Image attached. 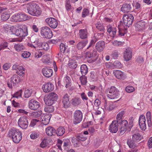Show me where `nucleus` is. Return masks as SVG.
Instances as JSON below:
<instances>
[{
	"mask_svg": "<svg viewBox=\"0 0 152 152\" xmlns=\"http://www.w3.org/2000/svg\"><path fill=\"white\" fill-rule=\"evenodd\" d=\"M8 134L10 137H12L13 141L15 143H19L22 138L21 132L14 128L9 130Z\"/></svg>",
	"mask_w": 152,
	"mask_h": 152,
	"instance_id": "obj_1",
	"label": "nucleus"
},
{
	"mask_svg": "<svg viewBox=\"0 0 152 152\" xmlns=\"http://www.w3.org/2000/svg\"><path fill=\"white\" fill-rule=\"evenodd\" d=\"M120 92L115 87L112 86L108 89L107 96L110 99H115L120 96Z\"/></svg>",
	"mask_w": 152,
	"mask_h": 152,
	"instance_id": "obj_2",
	"label": "nucleus"
},
{
	"mask_svg": "<svg viewBox=\"0 0 152 152\" xmlns=\"http://www.w3.org/2000/svg\"><path fill=\"white\" fill-rule=\"evenodd\" d=\"M28 13L34 16H39L41 14V8L36 4L31 5L27 9Z\"/></svg>",
	"mask_w": 152,
	"mask_h": 152,
	"instance_id": "obj_3",
	"label": "nucleus"
},
{
	"mask_svg": "<svg viewBox=\"0 0 152 152\" xmlns=\"http://www.w3.org/2000/svg\"><path fill=\"white\" fill-rule=\"evenodd\" d=\"M28 19L26 15L22 12L15 14L11 18V21L14 22L25 21Z\"/></svg>",
	"mask_w": 152,
	"mask_h": 152,
	"instance_id": "obj_4",
	"label": "nucleus"
},
{
	"mask_svg": "<svg viewBox=\"0 0 152 152\" xmlns=\"http://www.w3.org/2000/svg\"><path fill=\"white\" fill-rule=\"evenodd\" d=\"M15 35L20 37H24L27 36V28L26 25H23L20 28L15 29L14 30Z\"/></svg>",
	"mask_w": 152,
	"mask_h": 152,
	"instance_id": "obj_5",
	"label": "nucleus"
},
{
	"mask_svg": "<svg viewBox=\"0 0 152 152\" xmlns=\"http://www.w3.org/2000/svg\"><path fill=\"white\" fill-rule=\"evenodd\" d=\"M41 35L44 38L50 39L53 36L52 32L50 28L46 26H43L41 29Z\"/></svg>",
	"mask_w": 152,
	"mask_h": 152,
	"instance_id": "obj_6",
	"label": "nucleus"
},
{
	"mask_svg": "<svg viewBox=\"0 0 152 152\" xmlns=\"http://www.w3.org/2000/svg\"><path fill=\"white\" fill-rule=\"evenodd\" d=\"M57 98V95L56 93L51 92L44 99V100L46 105H52Z\"/></svg>",
	"mask_w": 152,
	"mask_h": 152,
	"instance_id": "obj_7",
	"label": "nucleus"
},
{
	"mask_svg": "<svg viewBox=\"0 0 152 152\" xmlns=\"http://www.w3.org/2000/svg\"><path fill=\"white\" fill-rule=\"evenodd\" d=\"M134 17L131 14H128L124 15L123 17L124 24L126 26L129 27L132 24Z\"/></svg>",
	"mask_w": 152,
	"mask_h": 152,
	"instance_id": "obj_8",
	"label": "nucleus"
},
{
	"mask_svg": "<svg viewBox=\"0 0 152 152\" xmlns=\"http://www.w3.org/2000/svg\"><path fill=\"white\" fill-rule=\"evenodd\" d=\"M20 82V77L17 75H14L11 77L10 81L7 82L8 87L11 88L12 85L15 86H16Z\"/></svg>",
	"mask_w": 152,
	"mask_h": 152,
	"instance_id": "obj_9",
	"label": "nucleus"
},
{
	"mask_svg": "<svg viewBox=\"0 0 152 152\" xmlns=\"http://www.w3.org/2000/svg\"><path fill=\"white\" fill-rule=\"evenodd\" d=\"M73 123L77 124L80 123L83 119V114L80 110H76L74 114Z\"/></svg>",
	"mask_w": 152,
	"mask_h": 152,
	"instance_id": "obj_10",
	"label": "nucleus"
},
{
	"mask_svg": "<svg viewBox=\"0 0 152 152\" xmlns=\"http://www.w3.org/2000/svg\"><path fill=\"white\" fill-rule=\"evenodd\" d=\"M18 124L22 129H26L28 125L27 118L25 116L20 117L18 120Z\"/></svg>",
	"mask_w": 152,
	"mask_h": 152,
	"instance_id": "obj_11",
	"label": "nucleus"
},
{
	"mask_svg": "<svg viewBox=\"0 0 152 152\" xmlns=\"http://www.w3.org/2000/svg\"><path fill=\"white\" fill-rule=\"evenodd\" d=\"M96 50H93L92 52L89 51L86 52V57L89 63H93L95 61L96 58L95 57L96 56Z\"/></svg>",
	"mask_w": 152,
	"mask_h": 152,
	"instance_id": "obj_12",
	"label": "nucleus"
},
{
	"mask_svg": "<svg viewBox=\"0 0 152 152\" xmlns=\"http://www.w3.org/2000/svg\"><path fill=\"white\" fill-rule=\"evenodd\" d=\"M40 106V104L39 102L34 99H32L29 102L28 107L31 110H37Z\"/></svg>",
	"mask_w": 152,
	"mask_h": 152,
	"instance_id": "obj_13",
	"label": "nucleus"
},
{
	"mask_svg": "<svg viewBox=\"0 0 152 152\" xmlns=\"http://www.w3.org/2000/svg\"><path fill=\"white\" fill-rule=\"evenodd\" d=\"M147 25V23L143 21L137 22L135 25L136 30L137 31H142L145 29Z\"/></svg>",
	"mask_w": 152,
	"mask_h": 152,
	"instance_id": "obj_14",
	"label": "nucleus"
},
{
	"mask_svg": "<svg viewBox=\"0 0 152 152\" xmlns=\"http://www.w3.org/2000/svg\"><path fill=\"white\" fill-rule=\"evenodd\" d=\"M139 125L140 129L142 130H145L146 128V119L143 115H140L139 118Z\"/></svg>",
	"mask_w": 152,
	"mask_h": 152,
	"instance_id": "obj_15",
	"label": "nucleus"
},
{
	"mask_svg": "<svg viewBox=\"0 0 152 152\" xmlns=\"http://www.w3.org/2000/svg\"><path fill=\"white\" fill-rule=\"evenodd\" d=\"M45 21L52 28H55L58 26L57 21L54 18L51 17L47 18L45 19Z\"/></svg>",
	"mask_w": 152,
	"mask_h": 152,
	"instance_id": "obj_16",
	"label": "nucleus"
},
{
	"mask_svg": "<svg viewBox=\"0 0 152 152\" xmlns=\"http://www.w3.org/2000/svg\"><path fill=\"white\" fill-rule=\"evenodd\" d=\"M118 122L116 120L113 121L110 125L109 130L110 132L113 133H116L118 130Z\"/></svg>",
	"mask_w": 152,
	"mask_h": 152,
	"instance_id": "obj_17",
	"label": "nucleus"
},
{
	"mask_svg": "<svg viewBox=\"0 0 152 152\" xmlns=\"http://www.w3.org/2000/svg\"><path fill=\"white\" fill-rule=\"evenodd\" d=\"M113 73L118 79L124 80L126 78V76L125 74L120 70H114Z\"/></svg>",
	"mask_w": 152,
	"mask_h": 152,
	"instance_id": "obj_18",
	"label": "nucleus"
},
{
	"mask_svg": "<svg viewBox=\"0 0 152 152\" xmlns=\"http://www.w3.org/2000/svg\"><path fill=\"white\" fill-rule=\"evenodd\" d=\"M44 92L47 93L52 91L54 89V86L51 83L49 82L43 85L42 87Z\"/></svg>",
	"mask_w": 152,
	"mask_h": 152,
	"instance_id": "obj_19",
	"label": "nucleus"
},
{
	"mask_svg": "<svg viewBox=\"0 0 152 152\" xmlns=\"http://www.w3.org/2000/svg\"><path fill=\"white\" fill-rule=\"evenodd\" d=\"M132 56V52L130 48L126 49L124 53V60L126 61L130 60Z\"/></svg>",
	"mask_w": 152,
	"mask_h": 152,
	"instance_id": "obj_20",
	"label": "nucleus"
},
{
	"mask_svg": "<svg viewBox=\"0 0 152 152\" xmlns=\"http://www.w3.org/2000/svg\"><path fill=\"white\" fill-rule=\"evenodd\" d=\"M62 102L64 108H67L69 107L70 104L69 102V96L67 94H66L64 95Z\"/></svg>",
	"mask_w": 152,
	"mask_h": 152,
	"instance_id": "obj_21",
	"label": "nucleus"
},
{
	"mask_svg": "<svg viewBox=\"0 0 152 152\" xmlns=\"http://www.w3.org/2000/svg\"><path fill=\"white\" fill-rule=\"evenodd\" d=\"M78 34L79 37L81 39H85L87 38L88 35L87 30L86 29H80Z\"/></svg>",
	"mask_w": 152,
	"mask_h": 152,
	"instance_id": "obj_22",
	"label": "nucleus"
},
{
	"mask_svg": "<svg viewBox=\"0 0 152 152\" xmlns=\"http://www.w3.org/2000/svg\"><path fill=\"white\" fill-rule=\"evenodd\" d=\"M42 73L45 76L49 77L52 75L53 71L52 69L49 68L45 67L43 69Z\"/></svg>",
	"mask_w": 152,
	"mask_h": 152,
	"instance_id": "obj_23",
	"label": "nucleus"
},
{
	"mask_svg": "<svg viewBox=\"0 0 152 152\" xmlns=\"http://www.w3.org/2000/svg\"><path fill=\"white\" fill-rule=\"evenodd\" d=\"M105 47V43L103 41H99L96 44V48L97 50L99 52H102Z\"/></svg>",
	"mask_w": 152,
	"mask_h": 152,
	"instance_id": "obj_24",
	"label": "nucleus"
},
{
	"mask_svg": "<svg viewBox=\"0 0 152 152\" xmlns=\"http://www.w3.org/2000/svg\"><path fill=\"white\" fill-rule=\"evenodd\" d=\"M107 31L109 33L110 35L113 37L115 35L116 32V28L112 27L110 25L108 26L107 27Z\"/></svg>",
	"mask_w": 152,
	"mask_h": 152,
	"instance_id": "obj_25",
	"label": "nucleus"
},
{
	"mask_svg": "<svg viewBox=\"0 0 152 152\" xmlns=\"http://www.w3.org/2000/svg\"><path fill=\"white\" fill-rule=\"evenodd\" d=\"M45 132L48 136H52L56 133V130L53 127L49 126L46 129Z\"/></svg>",
	"mask_w": 152,
	"mask_h": 152,
	"instance_id": "obj_26",
	"label": "nucleus"
},
{
	"mask_svg": "<svg viewBox=\"0 0 152 152\" xmlns=\"http://www.w3.org/2000/svg\"><path fill=\"white\" fill-rule=\"evenodd\" d=\"M50 115V114H47L41 117L42 123L44 125H46L49 123L51 118Z\"/></svg>",
	"mask_w": 152,
	"mask_h": 152,
	"instance_id": "obj_27",
	"label": "nucleus"
},
{
	"mask_svg": "<svg viewBox=\"0 0 152 152\" xmlns=\"http://www.w3.org/2000/svg\"><path fill=\"white\" fill-rule=\"evenodd\" d=\"M132 7L130 4H123L121 7V11L124 13H127L131 11Z\"/></svg>",
	"mask_w": 152,
	"mask_h": 152,
	"instance_id": "obj_28",
	"label": "nucleus"
},
{
	"mask_svg": "<svg viewBox=\"0 0 152 152\" xmlns=\"http://www.w3.org/2000/svg\"><path fill=\"white\" fill-rule=\"evenodd\" d=\"M71 104L74 107L78 106L81 103V100L77 97H74L71 100Z\"/></svg>",
	"mask_w": 152,
	"mask_h": 152,
	"instance_id": "obj_29",
	"label": "nucleus"
},
{
	"mask_svg": "<svg viewBox=\"0 0 152 152\" xmlns=\"http://www.w3.org/2000/svg\"><path fill=\"white\" fill-rule=\"evenodd\" d=\"M65 130L64 128L62 126L59 127L56 130V133L58 136H62L65 132Z\"/></svg>",
	"mask_w": 152,
	"mask_h": 152,
	"instance_id": "obj_30",
	"label": "nucleus"
},
{
	"mask_svg": "<svg viewBox=\"0 0 152 152\" xmlns=\"http://www.w3.org/2000/svg\"><path fill=\"white\" fill-rule=\"evenodd\" d=\"M88 43V41H81L77 45V48L79 50L82 49L87 45Z\"/></svg>",
	"mask_w": 152,
	"mask_h": 152,
	"instance_id": "obj_31",
	"label": "nucleus"
},
{
	"mask_svg": "<svg viewBox=\"0 0 152 152\" xmlns=\"http://www.w3.org/2000/svg\"><path fill=\"white\" fill-rule=\"evenodd\" d=\"M104 107L107 110L109 111L111 110L114 107V105L111 102H105L104 103Z\"/></svg>",
	"mask_w": 152,
	"mask_h": 152,
	"instance_id": "obj_32",
	"label": "nucleus"
},
{
	"mask_svg": "<svg viewBox=\"0 0 152 152\" xmlns=\"http://www.w3.org/2000/svg\"><path fill=\"white\" fill-rule=\"evenodd\" d=\"M80 71L83 76H85L87 73L88 68L87 66L85 64L82 65L80 66Z\"/></svg>",
	"mask_w": 152,
	"mask_h": 152,
	"instance_id": "obj_33",
	"label": "nucleus"
},
{
	"mask_svg": "<svg viewBox=\"0 0 152 152\" xmlns=\"http://www.w3.org/2000/svg\"><path fill=\"white\" fill-rule=\"evenodd\" d=\"M146 116L148 126L149 127H150L152 125L151 112L149 111L147 112L146 114Z\"/></svg>",
	"mask_w": 152,
	"mask_h": 152,
	"instance_id": "obj_34",
	"label": "nucleus"
},
{
	"mask_svg": "<svg viewBox=\"0 0 152 152\" xmlns=\"http://www.w3.org/2000/svg\"><path fill=\"white\" fill-rule=\"evenodd\" d=\"M132 140L134 141L138 142L142 139V137L139 133L135 134L132 135Z\"/></svg>",
	"mask_w": 152,
	"mask_h": 152,
	"instance_id": "obj_35",
	"label": "nucleus"
},
{
	"mask_svg": "<svg viewBox=\"0 0 152 152\" xmlns=\"http://www.w3.org/2000/svg\"><path fill=\"white\" fill-rule=\"evenodd\" d=\"M14 48L18 52H20L24 50V47L22 44L18 43L14 45Z\"/></svg>",
	"mask_w": 152,
	"mask_h": 152,
	"instance_id": "obj_36",
	"label": "nucleus"
},
{
	"mask_svg": "<svg viewBox=\"0 0 152 152\" xmlns=\"http://www.w3.org/2000/svg\"><path fill=\"white\" fill-rule=\"evenodd\" d=\"M25 69L22 66H20L16 71V73L20 76H23L25 75Z\"/></svg>",
	"mask_w": 152,
	"mask_h": 152,
	"instance_id": "obj_37",
	"label": "nucleus"
},
{
	"mask_svg": "<svg viewBox=\"0 0 152 152\" xmlns=\"http://www.w3.org/2000/svg\"><path fill=\"white\" fill-rule=\"evenodd\" d=\"M31 39L32 43L39 46L40 42H39V38L37 36L34 35L31 36Z\"/></svg>",
	"mask_w": 152,
	"mask_h": 152,
	"instance_id": "obj_38",
	"label": "nucleus"
},
{
	"mask_svg": "<svg viewBox=\"0 0 152 152\" xmlns=\"http://www.w3.org/2000/svg\"><path fill=\"white\" fill-rule=\"evenodd\" d=\"M44 108V110L46 112L51 113L53 112L54 110V107L52 105H47Z\"/></svg>",
	"mask_w": 152,
	"mask_h": 152,
	"instance_id": "obj_39",
	"label": "nucleus"
},
{
	"mask_svg": "<svg viewBox=\"0 0 152 152\" xmlns=\"http://www.w3.org/2000/svg\"><path fill=\"white\" fill-rule=\"evenodd\" d=\"M38 47L45 50H47L49 48L48 44L45 42H40L39 46H38Z\"/></svg>",
	"mask_w": 152,
	"mask_h": 152,
	"instance_id": "obj_40",
	"label": "nucleus"
},
{
	"mask_svg": "<svg viewBox=\"0 0 152 152\" xmlns=\"http://www.w3.org/2000/svg\"><path fill=\"white\" fill-rule=\"evenodd\" d=\"M118 122V124L121 125V127L125 128L126 129H127L128 127V122L126 120H121Z\"/></svg>",
	"mask_w": 152,
	"mask_h": 152,
	"instance_id": "obj_41",
	"label": "nucleus"
},
{
	"mask_svg": "<svg viewBox=\"0 0 152 152\" xmlns=\"http://www.w3.org/2000/svg\"><path fill=\"white\" fill-rule=\"evenodd\" d=\"M64 80L66 83V87L68 88L71 86V80L69 77L66 76L64 78Z\"/></svg>",
	"mask_w": 152,
	"mask_h": 152,
	"instance_id": "obj_42",
	"label": "nucleus"
},
{
	"mask_svg": "<svg viewBox=\"0 0 152 152\" xmlns=\"http://www.w3.org/2000/svg\"><path fill=\"white\" fill-rule=\"evenodd\" d=\"M134 141L129 139H127L126 143L130 148H134L135 147V145Z\"/></svg>",
	"mask_w": 152,
	"mask_h": 152,
	"instance_id": "obj_43",
	"label": "nucleus"
},
{
	"mask_svg": "<svg viewBox=\"0 0 152 152\" xmlns=\"http://www.w3.org/2000/svg\"><path fill=\"white\" fill-rule=\"evenodd\" d=\"M42 113V111L39 110L32 113H31V115L34 118H37L39 117L41 115Z\"/></svg>",
	"mask_w": 152,
	"mask_h": 152,
	"instance_id": "obj_44",
	"label": "nucleus"
},
{
	"mask_svg": "<svg viewBox=\"0 0 152 152\" xmlns=\"http://www.w3.org/2000/svg\"><path fill=\"white\" fill-rule=\"evenodd\" d=\"M21 55L23 58H29L30 55V53L28 51H24L22 52L21 53Z\"/></svg>",
	"mask_w": 152,
	"mask_h": 152,
	"instance_id": "obj_45",
	"label": "nucleus"
},
{
	"mask_svg": "<svg viewBox=\"0 0 152 152\" xmlns=\"http://www.w3.org/2000/svg\"><path fill=\"white\" fill-rule=\"evenodd\" d=\"M118 35L120 36H124L127 32L126 28L123 29L120 28V27H119L118 28Z\"/></svg>",
	"mask_w": 152,
	"mask_h": 152,
	"instance_id": "obj_46",
	"label": "nucleus"
},
{
	"mask_svg": "<svg viewBox=\"0 0 152 152\" xmlns=\"http://www.w3.org/2000/svg\"><path fill=\"white\" fill-rule=\"evenodd\" d=\"M10 15L7 13H2L1 16V19L3 21L7 20L10 17Z\"/></svg>",
	"mask_w": 152,
	"mask_h": 152,
	"instance_id": "obj_47",
	"label": "nucleus"
},
{
	"mask_svg": "<svg viewBox=\"0 0 152 152\" xmlns=\"http://www.w3.org/2000/svg\"><path fill=\"white\" fill-rule=\"evenodd\" d=\"M125 113L124 111V110L121 111L119 112L117 115L116 119L117 121H119L121 120L122 117Z\"/></svg>",
	"mask_w": 152,
	"mask_h": 152,
	"instance_id": "obj_48",
	"label": "nucleus"
},
{
	"mask_svg": "<svg viewBox=\"0 0 152 152\" xmlns=\"http://www.w3.org/2000/svg\"><path fill=\"white\" fill-rule=\"evenodd\" d=\"M32 93V91L31 90L27 89L24 92V96L26 98H28L30 97Z\"/></svg>",
	"mask_w": 152,
	"mask_h": 152,
	"instance_id": "obj_49",
	"label": "nucleus"
},
{
	"mask_svg": "<svg viewBox=\"0 0 152 152\" xmlns=\"http://www.w3.org/2000/svg\"><path fill=\"white\" fill-rule=\"evenodd\" d=\"M9 26L7 24H5L1 25L0 26L1 29L3 31L7 33L8 32V29L9 28Z\"/></svg>",
	"mask_w": 152,
	"mask_h": 152,
	"instance_id": "obj_50",
	"label": "nucleus"
},
{
	"mask_svg": "<svg viewBox=\"0 0 152 152\" xmlns=\"http://www.w3.org/2000/svg\"><path fill=\"white\" fill-rule=\"evenodd\" d=\"M65 8L67 11H72L73 10V8L70 4V2L68 1H67L65 4Z\"/></svg>",
	"mask_w": 152,
	"mask_h": 152,
	"instance_id": "obj_51",
	"label": "nucleus"
},
{
	"mask_svg": "<svg viewBox=\"0 0 152 152\" xmlns=\"http://www.w3.org/2000/svg\"><path fill=\"white\" fill-rule=\"evenodd\" d=\"M39 133L35 132H32L30 135V137L32 139H35L39 136Z\"/></svg>",
	"mask_w": 152,
	"mask_h": 152,
	"instance_id": "obj_52",
	"label": "nucleus"
},
{
	"mask_svg": "<svg viewBox=\"0 0 152 152\" xmlns=\"http://www.w3.org/2000/svg\"><path fill=\"white\" fill-rule=\"evenodd\" d=\"M77 138L79 140L84 141L86 139V137L84 134H80L77 136Z\"/></svg>",
	"mask_w": 152,
	"mask_h": 152,
	"instance_id": "obj_53",
	"label": "nucleus"
},
{
	"mask_svg": "<svg viewBox=\"0 0 152 152\" xmlns=\"http://www.w3.org/2000/svg\"><path fill=\"white\" fill-rule=\"evenodd\" d=\"M69 66L72 68L75 69L77 67V65L75 61L74 60L72 61L69 63Z\"/></svg>",
	"mask_w": 152,
	"mask_h": 152,
	"instance_id": "obj_54",
	"label": "nucleus"
},
{
	"mask_svg": "<svg viewBox=\"0 0 152 152\" xmlns=\"http://www.w3.org/2000/svg\"><path fill=\"white\" fill-rule=\"evenodd\" d=\"M22 93V90H20L14 94L13 97L17 98L21 97Z\"/></svg>",
	"mask_w": 152,
	"mask_h": 152,
	"instance_id": "obj_55",
	"label": "nucleus"
},
{
	"mask_svg": "<svg viewBox=\"0 0 152 152\" xmlns=\"http://www.w3.org/2000/svg\"><path fill=\"white\" fill-rule=\"evenodd\" d=\"M81 84L83 85H86L87 83V78L85 76H81L80 78Z\"/></svg>",
	"mask_w": 152,
	"mask_h": 152,
	"instance_id": "obj_56",
	"label": "nucleus"
},
{
	"mask_svg": "<svg viewBox=\"0 0 152 152\" xmlns=\"http://www.w3.org/2000/svg\"><path fill=\"white\" fill-rule=\"evenodd\" d=\"M70 142L68 140H65L63 143V147L65 149H66L69 146Z\"/></svg>",
	"mask_w": 152,
	"mask_h": 152,
	"instance_id": "obj_57",
	"label": "nucleus"
},
{
	"mask_svg": "<svg viewBox=\"0 0 152 152\" xmlns=\"http://www.w3.org/2000/svg\"><path fill=\"white\" fill-rule=\"evenodd\" d=\"M126 91L128 93H131L135 90L134 88L132 86H127L126 88Z\"/></svg>",
	"mask_w": 152,
	"mask_h": 152,
	"instance_id": "obj_58",
	"label": "nucleus"
},
{
	"mask_svg": "<svg viewBox=\"0 0 152 152\" xmlns=\"http://www.w3.org/2000/svg\"><path fill=\"white\" fill-rule=\"evenodd\" d=\"M96 27L97 29L101 31H104V27L100 22H98L97 24H96Z\"/></svg>",
	"mask_w": 152,
	"mask_h": 152,
	"instance_id": "obj_59",
	"label": "nucleus"
},
{
	"mask_svg": "<svg viewBox=\"0 0 152 152\" xmlns=\"http://www.w3.org/2000/svg\"><path fill=\"white\" fill-rule=\"evenodd\" d=\"M134 119L132 117H130L129 119V124L128 126V128L129 129H131L132 127L133 126V121Z\"/></svg>",
	"mask_w": 152,
	"mask_h": 152,
	"instance_id": "obj_60",
	"label": "nucleus"
},
{
	"mask_svg": "<svg viewBox=\"0 0 152 152\" xmlns=\"http://www.w3.org/2000/svg\"><path fill=\"white\" fill-rule=\"evenodd\" d=\"M44 53L40 51H37L35 53L34 57L37 58L41 57Z\"/></svg>",
	"mask_w": 152,
	"mask_h": 152,
	"instance_id": "obj_61",
	"label": "nucleus"
},
{
	"mask_svg": "<svg viewBox=\"0 0 152 152\" xmlns=\"http://www.w3.org/2000/svg\"><path fill=\"white\" fill-rule=\"evenodd\" d=\"M8 45V43L6 42H2L0 45V48L1 50L7 48Z\"/></svg>",
	"mask_w": 152,
	"mask_h": 152,
	"instance_id": "obj_62",
	"label": "nucleus"
},
{
	"mask_svg": "<svg viewBox=\"0 0 152 152\" xmlns=\"http://www.w3.org/2000/svg\"><path fill=\"white\" fill-rule=\"evenodd\" d=\"M127 129L123 127H121L120 129H119L118 132L119 134L122 135L124 134L127 130Z\"/></svg>",
	"mask_w": 152,
	"mask_h": 152,
	"instance_id": "obj_63",
	"label": "nucleus"
},
{
	"mask_svg": "<svg viewBox=\"0 0 152 152\" xmlns=\"http://www.w3.org/2000/svg\"><path fill=\"white\" fill-rule=\"evenodd\" d=\"M147 145L149 148H152V137H150L148 139L147 142Z\"/></svg>",
	"mask_w": 152,
	"mask_h": 152,
	"instance_id": "obj_64",
	"label": "nucleus"
}]
</instances>
